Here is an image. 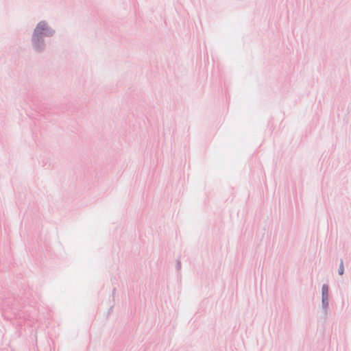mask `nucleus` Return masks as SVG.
Instances as JSON below:
<instances>
[{
  "label": "nucleus",
  "instance_id": "f257e3e1",
  "mask_svg": "<svg viewBox=\"0 0 351 351\" xmlns=\"http://www.w3.org/2000/svg\"><path fill=\"white\" fill-rule=\"evenodd\" d=\"M46 26H47L46 23H45L43 22L38 23V25H37V27L35 29V32L36 34H42L43 31L46 29Z\"/></svg>",
  "mask_w": 351,
  "mask_h": 351
},
{
  "label": "nucleus",
  "instance_id": "f03ea898",
  "mask_svg": "<svg viewBox=\"0 0 351 351\" xmlns=\"http://www.w3.org/2000/svg\"><path fill=\"white\" fill-rule=\"evenodd\" d=\"M328 287L326 285H324L322 287L323 302H324L325 300L328 299Z\"/></svg>",
  "mask_w": 351,
  "mask_h": 351
},
{
  "label": "nucleus",
  "instance_id": "7ed1b4c3",
  "mask_svg": "<svg viewBox=\"0 0 351 351\" xmlns=\"http://www.w3.org/2000/svg\"><path fill=\"white\" fill-rule=\"evenodd\" d=\"M343 262L341 261V265H340V267H339V274L340 275H342L343 274Z\"/></svg>",
  "mask_w": 351,
  "mask_h": 351
}]
</instances>
